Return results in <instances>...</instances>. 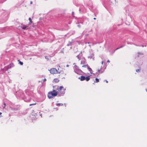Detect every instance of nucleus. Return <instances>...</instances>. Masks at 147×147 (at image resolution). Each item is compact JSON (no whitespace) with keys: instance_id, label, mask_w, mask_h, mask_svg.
I'll list each match as a JSON object with an SVG mask.
<instances>
[{"instance_id":"22","label":"nucleus","mask_w":147,"mask_h":147,"mask_svg":"<svg viewBox=\"0 0 147 147\" xmlns=\"http://www.w3.org/2000/svg\"><path fill=\"white\" fill-rule=\"evenodd\" d=\"M74 11H73L72 13V16L74 18H75V16H74Z\"/></svg>"},{"instance_id":"34","label":"nucleus","mask_w":147,"mask_h":147,"mask_svg":"<svg viewBox=\"0 0 147 147\" xmlns=\"http://www.w3.org/2000/svg\"><path fill=\"white\" fill-rule=\"evenodd\" d=\"M88 34H85V36H88Z\"/></svg>"},{"instance_id":"7","label":"nucleus","mask_w":147,"mask_h":147,"mask_svg":"<svg viewBox=\"0 0 147 147\" xmlns=\"http://www.w3.org/2000/svg\"><path fill=\"white\" fill-rule=\"evenodd\" d=\"M64 53V49L63 48L62 50H61L60 49H57L55 52H54L53 54L54 55H55L57 53Z\"/></svg>"},{"instance_id":"10","label":"nucleus","mask_w":147,"mask_h":147,"mask_svg":"<svg viewBox=\"0 0 147 147\" xmlns=\"http://www.w3.org/2000/svg\"><path fill=\"white\" fill-rule=\"evenodd\" d=\"M87 43L89 44L90 42H87L85 39L84 40H82L80 41V44L82 45H84V44H86Z\"/></svg>"},{"instance_id":"18","label":"nucleus","mask_w":147,"mask_h":147,"mask_svg":"<svg viewBox=\"0 0 147 147\" xmlns=\"http://www.w3.org/2000/svg\"><path fill=\"white\" fill-rule=\"evenodd\" d=\"M89 66L88 64L84 65L82 66V67H83L87 68Z\"/></svg>"},{"instance_id":"36","label":"nucleus","mask_w":147,"mask_h":147,"mask_svg":"<svg viewBox=\"0 0 147 147\" xmlns=\"http://www.w3.org/2000/svg\"><path fill=\"white\" fill-rule=\"evenodd\" d=\"M47 80L46 78H45L44 79V81H46Z\"/></svg>"},{"instance_id":"15","label":"nucleus","mask_w":147,"mask_h":147,"mask_svg":"<svg viewBox=\"0 0 147 147\" xmlns=\"http://www.w3.org/2000/svg\"><path fill=\"white\" fill-rule=\"evenodd\" d=\"M88 70H89V71H90V74H92V69H91V68L89 66L88 68Z\"/></svg>"},{"instance_id":"17","label":"nucleus","mask_w":147,"mask_h":147,"mask_svg":"<svg viewBox=\"0 0 147 147\" xmlns=\"http://www.w3.org/2000/svg\"><path fill=\"white\" fill-rule=\"evenodd\" d=\"M50 56H46L45 57V58L47 59V60H48L50 59Z\"/></svg>"},{"instance_id":"23","label":"nucleus","mask_w":147,"mask_h":147,"mask_svg":"<svg viewBox=\"0 0 147 147\" xmlns=\"http://www.w3.org/2000/svg\"><path fill=\"white\" fill-rule=\"evenodd\" d=\"M18 61L19 62V63L21 65H22L23 64V62L20 61V60H18Z\"/></svg>"},{"instance_id":"30","label":"nucleus","mask_w":147,"mask_h":147,"mask_svg":"<svg viewBox=\"0 0 147 147\" xmlns=\"http://www.w3.org/2000/svg\"><path fill=\"white\" fill-rule=\"evenodd\" d=\"M127 44H132V43H129V42H127Z\"/></svg>"},{"instance_id":"35","label":"nucleus","mask_w":147,"mask_h":147,"mask_svg":"<svg viewBox=\"0 0 147 147\" xmlns=\"http://www.w3.org/2000/svg\"><path fill=\"white\" fill-rule=\"evenodd\" d=\"M10 65H12V66H13V63H11L10 64Z\"/></svg>"},{"instance_id":"31","label":"nucleus","mask_w":147,"mask_h":147,"mask_svg":"<svg viewBox=\"0 0 147 147\" xmlns=\"http://www.w3.org/2000/svg\"><path fill=\"white\" fill-rule=\"evenodd\" d=\"M4 107H3V108H4L5 106H6V104L5 103H4Z\"/></svg>"},{"instance_id":"1","label":"nucleus","mask_w":147,"mask_h":147,"mask_svg":"<svg viewBox=\"0 0 147 147\" xmlns=\"http://www.w3.org/2000/svg\"><path fill=\"white\" fill-rule=\"evenodd\" d=\"M0 11V24H2L5 22L8 19V17L7 13L3 11L1 13Z\"/></svg>"},{"instance_id":"19","label":"nucleus","mask_w":147,"mask_h":147,"mask_svg":"<svg viewBox=\"0 0 147 147\" xmlns=\"http://www.w3.org/2000/svg\"><path fill=\"white\" fill-rule=\"evenodd\" d=\"M99 82V80L97 78H96L95 79V81H94V83H97V82Z\"/></svg>"},{"instance_id":"11","label":"nucleus","mask_w":147,"mask_h":147,"mask_svg":"<svg viewBox=\"0 0 147 147\" xmlns=\"http://www.w3.org/2000/svg\"><path fill=\"white\" fill-rule=\"evenodd\" d=\"M124 45H123L121 46V47H118V48H117V49H115V50H114V51L113 52H112V54H113V53H114L116 50H118V49H119L120 48H122V47H124Z\"/></svg>"},{"instance_id":"13","label":"nucleus","mask_w":147,"mask_h":147,"mask_svg":"<svg viewBox=\"0 0 147 147\" xmlns=\"http://www.w3.org/2000/svg\"><path fill=\"white\" fill-rule=\"evenodd\" d=\"M27 26L26 25L24 24H22L21 28L23 30H25Z\"/></svg>"},{"instance_id":"44","label":"nucleus","mask_w":147,"mask_h":147,"mask_svg":"<svg viewBox=\"0 0 147 147\" xmlns=\"http://www.w3.org/2000/svg\"><path fill=\"white\" fill-rule=\"evenodd\" d=\"M89 46H90H90H91L90 45H89Z\"/></svg>"},{"instance_id":"3","label":"nucleus","mask_w":147,"mask_h":147,"mask_svg":"<svg viewBox=\"0 0 147 147\" xmlns=\"http://www.w3.org/2000/svg\"><path fill=\"white\" fill-rule=\"evenodd\" d=\"M57 94V93L55 90H53L52 91L49 92L47 96L49 98H51L53 97L56 96Z\"/></svg>"},{"instance_id":"46","label":"nucleus","mask_w":147,"mask_h":147,"mask_svg":"<svg viewBox=\"0 0 147 147\" xmlns=\"http://www.w3.org/2000/svg\"><path fill=\"white\" fill-rule=\"evenodd\" d=\"M146 92H147V90H146Z\"/></svg>"},{"instance_id":"26","label":"nucleus","mask_w":147,"mask_h":147,"mask_svg":"<svg viewBox=\"0 0 147 147\" xmlns=\"http://www.w3.org/2000/svg\"><path fill=\"white\" fill-rule=\"evenodd\" d=\"M138 55H143L144 54H143L141 52H138Z\"/></svg>"},{"instance_id":"37","label":"nucleus","mask_w":147,"mask_h":147,"mask_svg":"<svg viewBox=\"0 0 147 147\" xmlns=\"http://www.w3.org/2000/svg\"><path fill=\"white\" fill-rule=\"evenodd\" d=\"M32 3H33V2H32V1H31L30 2V4H32Z\"/></svg>"},{"instance_id":"21","label":"nucleus","mask_w":147,"mask_h":147,"mask_svg":"<svg viewBox=\"0 0 147 147\" xmlns=\"http://www.w3.org/2000/svg\"><path fill=\"white\" fill-rule=\"evenodd\" d=\"M6 1V0H0V3H2Z\"/></svg>"},{"instance_id":"33","label":"nucleus","mask_w":147,"mask_h":147,"mask_svg":"<svg viewBox=\"0 0 147 147\" xmlns=\"http://www.w3.org/2000/svg\"><path fill=\"white\" fill-rule=\"evenodd\" d=\"M142 47H146V45H142Z\"/></svg>"},{"instance_id":"47","label":"nucleus","mask_w":147,"mask_h":147,"mask_svg":"<svg viewBox=\"0 0 147 147\" xmlns=\"http://www.w3.org/2000/svg\"><path fill=\"white\" fill-rule=\"evenodd\" d=\"M78 56H77V57H78Z\"/></svg>"},{"instance_id":"16","label":"nucleus","mask_w":147,"mask_h":147,"mask_svg":"<svg viewBox=\"0 0 147 147\" xmlns=\"http://www.w3.org/2000/svg\"><path fill=\"white\" fill-rule=\"evenodd\" d=\"M77 43H78L79 45L81 44H80V41H74V45L76 44Z\"/></svg>"},{"instance_id":"12","label":"nucleus","mask_w":147,"mask_h":147,"mask_svg":"<svg viewBox=\"0 0 147 147\" xmlns=\"http://www.w3.org/2000/svg\"><path fill=\"white\" fill-rule=\"evenodd\" d=\"M90 54V55H94V53L92 49H90L89 51Z\"/></svg>"},{"instance_id":"20","label":"nucleus","mask_w":147,"mask_h":147,"mask_svg":"<svg viewBox=\"0 0 147 147\" xmlns=\"http://www.w3.org/2000/svg\"><path fill=\"white\" fill-rule=\"evenodd\" d=\"M56 105L57 106H63V104L62 103H57Z\"/></svg>"},{"instance_id":"5","label":"nucleus","mask_w":147,"mask_h":147,"mask_svg":"<svg viewBox=\"0 0 147 147\" xmlns=\"http://www.w3.org/2000/svg\"><path fill=\"white\" fill-rule=\"evenodd\" d=\"M79 79H80L81 81L86 80V81H88L90 79V77L88 76L86 77L85 76H80V78H79Z\"/></svg>"},{"instance_id":"8","label":"nucleus","mask_w":147,"mask_h":147,"mask_svg":"<svg viewBox=\"0 0 147 147\" xmlns=\"http://www.w3.org/2000/svg\"><path fill=\"white\" fill-rule=\"evenodd\" d=\"M84 19L83 18H79L78 20V24L81 23L83 24L84 21Z\"/></svg>"},{"instance_id":"28","label":"nucleus","mask_w":147,"mask_h":147,"mask_svg":"<svg viewBox=\"0 0 147 147\" xmlns=\"http://www.w3.org/2000/svg\"><path fill=\"white\" fill-rule=\"evenodd\" d=\"M96 13H94V14H95V13H96V14H98V11L97 10H96Z\"/></svg>"},{"instance_id":"39","label":"nucleus","mask_w":147,"mask_h":147,"mask_svg":"<svg viewBox=\"0 0 147 147\" xmlns=\"http://www.w3.org/2000/svg\"><path fill=\"white\" fill-rule=\"evenodd\" d=\"M81 10V9L80 8L79 9V11L80 13Z\"/></svg>"},{"instance_id":"2","label":"nucleus","mask_w":147,"mask_h":147,"mask_svg":"<svg viewBox=\"0 0 147 147\" xmlns=\"http://www.w3.org/2000/svg\"><path fill=\"white\" fill-rule=\"evenodd\" d=\"M65 89L64 88L63 86H61L57 89V94L59 96L63 95L65 93Z\"/></svg>"},{"instance_id":"25","label":"nucleus","mask_w":147,"mask_h":147,"mask_svg":"<svg viewBox=\"0 0 147 147\" xmlns=\"http://www.w3.org/2000/svg\"><path fill=\"white\" fill-rule=\"evenodd\" d=\"M93 5H92L90 6L89 7V8L90 9H92V8Z\"/></svg>"},{"instance_id":"45","label":"nucleus","mask_w":147,"mask_h":147,"mask_svg":"<svg viewBox=\"0 0 147 147\" xmlns=\"http://www.w3.org/2000/svg\"><path fill=\"white\" fill-rule=\"evenodd\" d=\"M115 2H116V0H115Z\"/></svg>"},{"instance_id":"38","label":"nucleus","mask_w":147,"mask_h":147,"mask_svg":"<svg viewBox=\"0 0 147 147\" xmlns=\"http://www.w3.org/2000/svg\"><path fill=\"white\" fill-rule=\"evenodd\" d=\"M82 53V52H80V53H79V54L78 55H80V54H81V53Z\"/></svg>"},{"instance_id":"43","label":"nucleus","mask_w":147,"mask_h":147,"mask_svg":"<svg viewBox=\"0 0 147 147\" xmlns=\"http://www.w3.org/2000/svg\"><path fill=\"white\" fill-rule=\"evenodd\" d=\"M103 61H102V64H103Z\"/></svg>"},{"instance_id":"41","label":"nucleus","mask_w":147,"mask_h":147,"mask_svg":"<svg viewBox=\"0 0 147 147\" xmlns=\"http://www.w3.org/2000/svg\"><path fill=\"white\" fill-rule=\"evenodd\" d=\"M2 114V113L0 112V115H1Z\"/></svg>"},{"instance_id":"4","label":"nucleus","mask_w":147,"mask_h":147,"mask_svg":"<svg viewBox=\"0 0 147 147\" xmlns=\"http://www.w3.org/2000/svg\"><path fill=\"white\" fill-rule=\"evenodd\" d=\"M49 71L51 74H53L57 73H59V74H61L60 72H58L57 70L55 68H52L50 70H49Z\"/></svg>"},{"instance_id":"29","label":"nucleus","mask_w":147,"mask_h":147,"mask_svg":"<svg viewBox=\"0 0 147 147\" xmlns=\"http://www.w3.org/2000/svg\"><path fill=\"white\" fill-rule=\"evenodd\" d=\"M140 70L139 69H137L136 70V71L137 72H139V71Z\"/></svg>"},{"instance_id":"42","label":"nucleus","mask_w":147,"mask_h":147,"mask_svg":"<svg viewBox=\"0 0 147 147\" xmlns=\"http://www.w3.org/2000/svg\"><path fill=\"white\" fill-rule=\"evenodd\" d=\"M94 20H96V18H94Z\"/></svg>"},{"instance_id":"9","label":"nucleus","mask_w":147,"mask_h":147,"mask_svg":"<svg viewBox=\"0 0 147 147\" xmlns=\"http://www.w3.org/2000/svg\"><path fill=\"white\" fill-rule=\"evenodd\" d=\"M74 45V41L73 40H72L71 42L69 41L67 45V46H70Z\"/></svg>"},{"instance_id":"14","label":"nucleus","mask_w":147,"mask_h":147,"mask_svg":"<svg viewBox=\"0 0 147 147\" xmlns=\"http://www.w3.org/2000/svg\"><path fill=\"white\" fill-rule=\"evenodd\" d=\"M28 20L29 21V22L28 23V25H30L31 23H32V19L30 17L28 19Z\"/></svg>"},{"instance_id":"27","label":"nucleus","mask_w":147,"mask_h":147,"mask_svg":"<svg viewBox=\"0 0 147 147\" xmlns=\"http://www.w3.org/2000/svg\"><path fill=\"white\" fill-rule=\"evenodd\" d=\"M77 26H78V27H79V28H80L81 27V26H80V25L79 24H78V25Z\"/></svg>"},{"instance_id":"6","label":"nucleus","mask_w":147,"mask_h":147,"mask_svg":"<svg viewBox=\"0 0 147 147\" xmlns=\"http://www.w3.org/2000/svg\"><path fill=\"white\" fill-rule=\"evenodd\" d=\"M63 74H60L58 76V78H55L53 80V82L55 83L58 82L59 81V78H64V77L62 76Z\"/></svg>"},{"instance_id":"32","label":"nucleus","mask_w":147,"mask_h":147,"mask_svg":"<svg viewBox=\"0 0 147 147\" xmlns=\"http://www.w3.org/2000/svg\"><path fill=\"white\" fill-rule=\"evenodd\" d=\"M104 81L105 82L107 83H108V81L107 80H105Z\"/></svg>"},{"instance_id":"40","label":"nucleus","mask_w":147,"mask_h":147,"mask_svg":"<svg viewBox=\"0 0 147 147\" xmlns=\"http://www.w3.org/2000/svg\"><path fill=\"white\" fill-rule=\"evenodd\" d=\"M107 62H110V61L109 60H108L107 61Z\"/></svg>"},{"instance_id":"24","label":"nucleus","mask_w":147,"mask_h":147,"mask_svg":"<svg viewBox=\"0 0 147 147\" xmlns=\"http://www.w3.org/2000/svg\"><path fill=\"white\" fill-rule=\"evenodd\" d=\"M36 103H33V104H30V106H32V105H36Z\"/></svg>"}]
</instances>
